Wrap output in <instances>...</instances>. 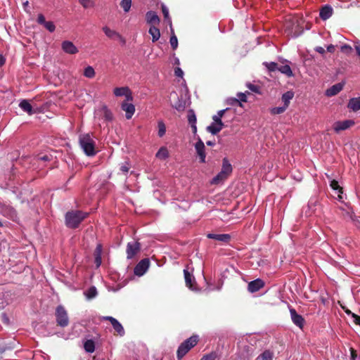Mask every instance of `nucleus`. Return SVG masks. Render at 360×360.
I'll return each mask as SVG.
<instances>
[{"label": "nucleus", "mask_w": 360, "mask_h": 360, "mask_svg": "<svg viewBox=\"0 0 360 360\" xmlns=\"http://www.w3.org/2000/svg\"><path fill=\"white\" fill-rule=\"evenodd\" d=\"M274 353L270 350H265L259 355L256 360H273Z\"/></svg>", "instance_id": "nucleus-25"}, {"label": "nucleus", "mask_w": 360, "mask_h": 360, "mask_svg": "<svg viewBox=\"0 0 360 360\" xmlns=\"http://www.w3.org/2000/svg\"><path fill=\"white\" fill-rule=\"evenodd\" d=\"M188 121L190 124H196V116L193 110H190L188 113Z\"/></svg>", "instance_id": "nucleus-38"}, {"label": "nucleus", "mask_w": 360, "mask_h": 360, "mask_svg": "<svg viewBox=\"0 0 360 360\" xmlns=\"http://www.w3.org/2000/svg\"><path fill=\"white\" fill-rule=\"evenodd\" d=\"M199 338L196 335H193L184 341L178 347L176 352L177 359H181L198 342Z\"/></svg>", "instance_id": "nucleus-2"}, {"label": "nucleus", "mask_w": 360, "mask_h": 360, "mask_svg": "<svg viewBox=\"0 0 360 360\" xmlns=\"http://www.w3.org/2000/svg\"><path fill=\"white\" fill-rule=\"evenodd\" d=\"M39 159L42 161H49L51 160V158L48 155H44L42 156H39Z\"/></svg>", "instance_id": "nucleus-56"}, {"label": "nucleus", "mask_w": 360, "mask_h": 360, "mask_svg": "<svg viewBox=\"0 0 360 360\" xmlns=\"http://www.w3.org/2000/svg\"><path fill=\"white\" fill-rule=\"evenodd\" d=\"M350 351H351V359L355 360L357 356L356 350L353 348H351Z\"/></svg>", "instance_id": "nucleus-54"}, {"label": "nucleus", "mask_w": 360, "mask_h": 360, "mask_svg": "<svg viewBox=\"0 0 360 360\" xmlns=\"http://www.w3.org/2000/svg\"><path fill=\"white\" fill-rule=\"evenodd\" d=\"M56 317L57 325L61 327H65L69 324L68 313L65 308L59 305L56 309Z\"/></svg>", "instance_id": "nucleus-4"}, {"label": "nucleus", "mask_w": 360, "mask_h": 360, "mask_svg": "<svg viewBox=\"0 0 360 360\" xmlns=\"http://www.w3.org/2000/svg\"><path fill=\"white\" fill-rule=\"evenodd\" d=\"M94 259H95V264H96V266L99 267L102 262L101 257H94Z\"/></svg>", "instance_id": "nucleus-55"}, {"label": "nucleus", "mask_w": 360, "mask_h": 360, "mask_svg": "<svg viewBox=\"0 0 360 360\" xmlns=\"http://www.w3.org/2000/svg\"><path fill=\"white\" fill-rule=\"evenodd\" d=\"M226 110H221L219 111H218L217 112V116L219 117L221 119V117L224 116L225 112H226Z\"/></svg>", "instance_id": "nucleus-60"}, {"label": "nucleus", "mask_w": 360, "mask_h": 360, "mask_svg": "<svg viewBox=\"0 0 360 360\" xmlns=\"http://www.w3.org/2000/svg\"><path fill=\"white\" fill-rule=\"evenodd\" d=\"M150 264L148 259H143L134 267V273L135 275L141 276H143L148 270Z\"/></svg>", "instance_id": "nucleus-6"}, {"label": "nucleus", "mask_w": 360, "mask_h": 360, "mask_svg": "<svg viewBox=\"0 0 360 360\" xmlns=\"http://www.w3.org/2000/svg\"><path fill=\"white\" fill-rule=\"evenodd\" d=\"M191 129H192V131L194 134H195L197 133V127H196V124H191Z\"/></svg>", "instance_id": "nucleus-62"}, {"label": "nucleus", "mask_w": 360, "mask_h": 360, "mask_svg": "<svg viewBox=\"0 0 360 360\" xmlns=\"http://www.w3.org/2000/svg\"><path fill=\"white\" fill-rule=\"evenodd\" d=\"M248 87L253 92H255V93H259V87L258 86H256V85H254V84H249L248 85Z\"/></svg>", "instance_id": "nucleus-52"}, {"label": "nucleus", "mask_w": 360, "mask_h": 360, "mask_svg": "<svg viewBox=\"0 0 360 360\" xmlns=\"http://www.w3.org/2000/svg\"><path fill=\"white\" fill-rule=\"evenodd\" d=\"M286 106L275 107L271 109V113L272 115H279L283 113L286 110Z\"/></svg>", "instance_id": "nucleus-39"}, {"label": "nucleus", "mask_w": 360, "mask_h": 360, "mask_svg": "<svg viewBox=\"0 0 360 360\" xmlns=\"http://www.w3.org/2000/svg\"><path fill=\"white\" fill-rule=\"evenodd\" d=\"M333 14V8L330 6H324L320 11L319 16L320 18L326 20L330 18Z\"/></svg>", "instance_id": "nucleus-20"}, {"label": "nucleus", "mask_w": 360, "mask_h": 360, "mask_svg": "<svg viewBox=\"0 0 360 360\" xmlns=\"http://www.w3.org/2000/svg\"><path fill=\"white\" fill-rule=\"evenodd\" d=\"M355 49L357 52V54L360 56V44H358L355 46Z\"/></svg>", "instance_id": "nucleus-64"}, {"label": "nucleus", "mask_w": 360, "mask_h": 360, "mask_svg": "<svg viewBox=\"0 0 360 360\" xmlns=\"http://www.w3.org/2000/svg\"><path fill=\"white\" fill-rule=\"evenodd\" d=\"M238 98L232 99L233 102L231 103V104H238L240 106H242L240 101L246 102L247 101V96L244 93H239V94H238Z\"/></svg>", "instance_id": "nucleus-31"}, {"label": "nucleus", "mask_w": 360, "mask_h": 360, "mask_svg": "<svg viewBox=\"0 0 360 360\" xmlns=\"http://www.w3.org/2000/svg\"><path fill=\"white\" fill-rule=\"evenodd\" d=\"M293 96H294V93L291 91H288L285 92V94H283L282 96V98H281L282 101L284 103L283 106H286V108H288L290 101V100L292 99Z\"/></svg>", "instance_id": "nucleus-24"}, {"label": "nucleus", "mask_w": 360, "mask_h": 360, "mask_svg": "<svg viewBox=\"0 0 360 360\" xmlns=\"http://www.w3.org/2000/svg\"><path fill=\"white\" fill-rule=\"evenodd\" d=\"M140 249L141 245L139 242L128 243L126 250L127 258H133L140 251Z\"/></svg>", "instance_id": "nucleus-7"}, {"label": "nucleus", "mask_w": 360, "mask_h": 360, "mask_svg": "<svg viewBox=\"0 0 360 360\" xmlns=\"http://www.w3.org/2000/svg\"><path fill=\"white\" fill-rule=\"evenodd\" d=\"M344 84L338 83L333 85L330 88L328 89L326 91L327 96H333L338 94L343 89Z\"/></svg>", "instance_id": "nucleus-17"}, {"label": "nucleus", "mask_w": 360, "mask_h": 360, "mask_svg": "<svg viewBox=\"0 0 360 360\" xmlns=\"http://www.w3.org/2000/svg\"><path fill=\"white\" fill-rule=\"evenodd\" d=\"M215 358L216 354L214 353H210L209 354L203 356L200 360H214Z\"/></svg>", "instance_id": "nucleus-48"}, {"label": "nucleus", "mask_w": 360, "mask_h": 360, "mask_svg": "<svg viewBox=\"0 0 360 360\" xmlns=\"http://www.w3.org/2000/svg\"><path fill=\"white\" fill-rule=\"evenodd\" d=\"M84 348L86 352L92 353L95 350V343L92 340H87L84 344Z\"/></svg>", "instance_id": "nucleus-29"}, {"label": "nucleus", "mask_w": 360, "mask_h": 360, "mask_svg": "<svg viewBox=\"0 0 360 360\" xmlns=\"http://www.w3.org/2000/svg\"><path fill=\"white\" fill-rule=\"evenodd\" d=\"M113 93L116 96H125L127 101H131L133 100L131 92L127 86L116 87L114 89Z\"/></svg>", "instance_id": "nucleus-8"}, {"label": "nucleus", "mask_w": 360, "mask_h": 360, "mask_svg": "<svg viewBox=\"0 0 360 360\" xmlns=\"http://www.w3.org/2000/svg\"><path fill=\"white\" fill-rule=\"evenodd\" d=\"M195 148L196 150L198 155L200 157V162H205V147L203 141L200 138H198V141L195 144Z\"/></svg>", "instance_id": "nucleus-11"}, {"label": "nucleus", "mask_w": 360, "mask_h": 360, "mask_svg": "<svg viewBox=\"0 0 360 360\" xmlns=\"http://www.w3.org/2000/svg\"><path fill=\"white\" fill-rule=\"evenodd\" d=\"M44 26L46 30H48L51 32H53L56 29L55 25L51 21H46Z\"/></svg>", "instance_id": "nucleus-45"}, {"label": "nucleus", "mask_w": 360, "mask_h": 360, "mask_svg": "<svg viewBox=\"0 0 360 360\" xmlns=\"http://www.w3.org/2000/svg\"><path fill=\"white\" fill-rule=\"evenodd\" d=\"M217 125V127L219 128V131H220L224 127V124L223 123L222 120L220 121L219 123L216 124Z\"/></svg>", "instance_id": "nucleus-61"}, {"label": "nucleus", "mask_w": 360, "mask_h": 360, "mask_svg": "<svg viewBox=\"0 0 360 360\" xmlns=\"http://www.w3.org/2000/svg\"><path fill=\"white\" fill-rule=\"evenodd\" d=\"M101 110L103 114V117L106 121H112L113 119V115L112 112L107 108L106 105H103Z\"/></svg>", "instance_id": "nucleus-28"}, {"label": "nucleus", "mask_w": 360, "mask_h": 360, "mask_svg": "<svg viewBox=\"0 0 360 360\" xmlns=\"http://www.w3.org/2000/svg\"><path fill=\"white\" fill-rule=\"evenodd\" d=\"M171 46L173 50H175L178 46V39L176 35L173 33L169 40Z\"/></svg>", "instance_id": "nucleus-41"}, {"label": "nucleus", "mask_w": 360, "mask_h": 360, "mask_svg": "<svg viewBox=\"0 0 360 360\" xmlns=\"http://www.w3.org/2000/svg\"><path fill=\"white\" fill-rule=\"evenodd\" d=\"M228 178V176L221 171L212 180V184H218Z\"/></svg>", "instance_id": "nucleus-30"}, {"label": "nucleus", "mask_w": 360, "mask_h": 360, "mask_svg": "<svg viewBox=\"0 0 360 360\" xmlns=\"http://www.w3.org/2000/svg\"><path fill=\"white\" fill-rule=\"evenodd\" d=\"M330 187L333 190H338V191L341 193H342V188L340 186L338 182L336 180H333L330 182Z\"/></svg>", "instance_id": "nucleus-43"}, {"label": "nucleus", "mask_w": 360, "mask_h": 360, "mask_svg": "<svg viewBox=\"0 0 360 360\" xmlns=\"http://www.w3.org/2000/svg\"><path fill=\"white\" fill-rule=\"evenodd\" d=\"M352 50V47L349 45L345 44V45L341 46V51L342 52H345V53H350Z\"/></svg>", "instance_id": "nucleus-49"}, {"label": "nucleus", "mask_w": 360, "mask_h": 360, "mask_svg": "<svg viewBox=\"0 0 360 360\" xmlns=\"http://www.w3.org/2000/svg\"><path fill=\"white\" fill-rule=\"evenodd\" d=\"M79 144L87 156H94L96 154V143L89 134L79 136Z\"/></svg>", "instance_id": "nucleus-3"}, {"label": "nucleus", "mask_w": 360, "mask_h": 360, "mask_svg": "<svg viewBox=\"0 0 360 360\" xmlns=\"http://www.w3.org/2000/svg\"><path fill=\"white\" fill-rule=\"evenodd\" d=\"M158 136L160 137H162L165 134V132H166V127H165V124L163 122V121H162V120L158 121Z\"/></svg>", "instance_id": "nucleus-34"}, {"label": "nucleus", "mask_w": 360, "mask_h": 360, "mask_svg": "<svg viewBox=\"0 0 360 360\" xmlns=\"http://www.w3.org/2000/svg\"><path fill=\"white\" fill-rule=\"evenodd\" d=\"M207 237L210 239H214L215 240L221 241L224 243H229L231 240V236L227 233L223 234H214V233H208Z\"/></svg>", "instance_id": "nucleus-16"}, {"label": "nucleus", "mask_w": 360, "mask_h": 360, "mask_svg": "<svg viewBox=\"0 0 360 360\" xmlns=\"http://www.w3.org/2000/svg\"><path fill=\"white\" fill-rule=\"evenodd\" d=\"M5 58L2 55H0V67L3 66L5 63Z\"/></svg>", "instance_id": "nucleus-63"}, {"label": "nucleus", "mask_w": 360, "mask_h": 360, "mask_svg": "<svg viewBox=\"0 0 360 360\" xmlns=\"http://www.w3.org/2000/svg\"><path fill=\"white\" fill-rule=\"evenodd\" d=\"M174 75L178 77H182L184 75V72L180 68H176L174 69Z\"/></svg>", "instance_id": "nucleus-51"}, {"label": "nucleus", "mask_w": 360, "mask_h": 360, "mask_svg": "<svg viewBox=\"0 0 360 360\" xmlns=\"http://www.w3.org/2000/svg\"><path fill=\"white\" fill-rule=\"evenodd\" d=\"M162 13H163L165 19V20H168V21H169V24L171 25H172V21H171V19H170V18L169 16V11H168L167 8L165 6H164V5L162 6Z\"/></svg>", "instance_id": "nucleus-44"}, {"label": "nucleus", "mask_w": 360, "mask_h": 360, "mask_svg": "<svg viewBox=\"0 0 360 360\" xmlns=\"http://www.w3.org/2000/svg\"><path fill=\"white\" fill-rule=\"evenodd\" d=\"M62 49L68 54H75L78 52L77 48L70 41H64L62 43Z\"/></svg>", "instance_id": "nucleus-15"}, {"label": "nucleus", "mask_w": 360, "mask_h": 360, "mask_svg": "<svg viewBox=\"0 0 360 360\" xmlns=\"http://www.w3.org/2000/svg\"><path fill=\"white\" fill-rule=\"evenodd\" d=\"M96 75L94 69L91 66H88L84 69V75L87 78H93Z\"/></svg>", "instance_id": "nucleus-35"}, {"label": "nucleus", "mask_w": 360, "mask_h": 360, "mask_svg": "<svg viewBox=\"0 0 360 360\" xmlns=\"http://www.w3.org/2000/svg\"><path fill=\"white\" fill-rule=\"evenodd\" d=\"M101 255H102V245L98 244L94 250V257H101Z\"/></svg>", "instance_id": "nucleus-46"}, {"label": "nucleus", "mask_w": 360, "mask_h": 360, "mask_svg": "<svg viewBox=\"0 0 360 360\" xmlns=\"http://www.w3.org/2000/svg\"><path fill=\"white\" fill-rule=\"evenodd\" d=\"M335 46L332 44L328 46L327 51L330 53H333L335 51Z\"/></svg>", "instance_id": "nucleus-59"}, {"label": "nucleus", "mask_w": 360, "mask_h": 360, "mask_svg": "<svg viewBox=\"0 0 360 360\" xmlns=\"http://www.w3.org/2000/svg\"><path fill=\"white\" fill-rule=\"evenodd\" d=\"M128 102L129 101H127V100L125 101H124L122 103L121 108H122V110L126 112V114H125L126 118L127 120H129L132 117L133 115L134 114L135 106L132 103H129Z\"/></svg>", "instance_id": "nucleus-13"}, {"label": "nucleus", "mask_w": 360, "mask_h": 360, "mask_svg": "<svg viewBox=\"0 0 360 360\" xmlns=\"http://www.w3.org/2000/svg\"><path fill=\"white\" fill-rule=\"evenodd\" d=\"M157 158L165 160L169 157V152L166 147H161L155 155Z\"/></svg>", "instance_id": "nucleus-27"}, {"label": "nucleus", "mask_w": 360, "mask_h": 360, "mask_svg": "<svg viewBox=\"0 0 360 360\" xmlns=\"http://www.w3.org/2000/svg\"><path fill=\"white\" fill-rule=\"evenodd\" d=\"M264 286V282L262 279L257 278L250 281L248 283V289L250 292H255L259 290Z\"/></svg>", "instance_id": "nucleus-14"}, {"label": "nucleus", "mask_w": 360, "mask_h": 360, "mask_svg": "<svg viewBox=\"0 0 360 360\" xmlns=\"http://www.w3.org/2000/svg\"><path fill=\"white\" fill-rule=\"evenodd\" d=\"M278 71L288 77H292L294 76L292 71L288 65H281L278 67Z\"/></svg>", "instance_id": "nucleus-26"}, {"label": "nucleus", "mask_w": 360, "mask_h": 360, "mask_svg": "<svg viewBox=\"0 0 360 360\" xmlns=\"http://www.w3.org/2000/svg\"><path fill=\"white\" fill-rule=\"evenodd\" d=\"M19 106L23 111L27 112L30 115L35 112V111L33 110L32 105L29 103L27 100L21 101L19 104Z\"/></svg>", "instance_id": "nucleus-21"}, {"label": "nucleus", "mask_w": 360, "mask_h": 360, "mask_svg": "<svg viewBox=\"0 0 360 360\" xmlns=\"http://www.w3.org/2000/svg\"><path fill=\"white\" fill-rule=\"evenodd\" d=\"M103 32H105V34L108 37H112L113 36L115 35H119L116 32L113 31V30H111L109 27H103Z\"/></svg>", "instance_id": "nucleus-42"}, {"label": "nucleus", "mask_w": 360, "mask_h": 360, "mask_svg": "<svg viewBox=\"0 0 360 360\" xmlns=\"http://www.w3.org/2000/svg\"><path fill=\"white\" fill-rule=\"evenodd\" d=\"M129 164L128 162H125L122 165L120 166V171H122L124 174H127L129 170Z\"/></svg>", "instance_id": "nucleus-47"}, {"label": "nucleus", "mask_w": 360, "mask_h": 360, "mask_svg": "<svg viewBox=\"0 0 360 360\" xmlns=\"http://www.w3.org/2000/svg\"><path fill=\"white\" fill-rule=\"evenodd\" d=\"M45 17L43 14H39L37 18V22L40 25H44L46 22Z\"/></svg>", "instance_id": "nucleus-50"}, {"label": "nucleus", "mask_w": 360, "mask_h": 360, "mask_svg": "<svg viewBox=\"0 0 360 360\" xmlns=\"http://www.w3.org/2000/svg\"><path fill=\"white\" fill-rule=\"evenodd\" d=\"M79 4L84 8H93L95 6V3L93 0H78Z\"/></svg>", "instance_id": "nucleus-37"}, {"label": "nucleus", "mask_w": 360, "mask_h": 360, "mask_svg": "<svg viewBox=\"0 0 360 360\" xmlns=\"http://www.w3.org/2000/svg\"><path fill=\"white\" fill-rule=\"evenodd\" d=\"M290 313L293 323L300 329H302L305 322L304 318L301 315L298 314L295 309H290Z\"/></svg>", "instance_id": "nucleus-9"}, {"label": "nucleus", "mask_w": 360, "mask_h": 360, "mask_svg": "<svg viewBox=\"0 0 360 360\" xmlns=\"http://www.w3.org/2000/svg\"><path fill=\"white\" fill-rule=\"evenodd\" d=\"M85 295L88 299H93L97 295V290L96 287L91 286L90 287L87 291L85 292Z\"/></svg>", "instance_id": "nucleus-33"}, {"label": "nucleus", "mask_w": 360, "mask_h": 360, "mask_svg": "<svg viewBox=\"0 0 360 360\" xmlns=\"http://www.w3.org/2000/svg\"><path fill=\"white\" fill-rule=\"evenodd\" d=\"M315 51H317L318 53H321V54H324L325 53V49L321 47V46H316L315 48Z\"/></svg>", "instance_id": "nucleus-57"}, {"label": "nucleus", "mask_w": 360, "mask_h": 360, "mask_svg": "<svg viewBox=\"0 0 360 360\" xmlns=\"http://www.w3.org/2000/svg\"><path fill=\"white\" fill-rule=\"evenodd\" d=\"M347 108L354 112H356L360 110V96L356 98H352L349 99Z\"/></svg>", "instance_id": "nucleus-19"}, {"label": "nucleus", "mask_w": 360, "mask_h": 360, "mask_svg": "<svg viewBox=\"0 0 360 360\" xmlns=\"http://www.w3.org/2000/svg\"><path fill=\"white\" fill-rule=\"evenodd\" d=\"M353 322L360 326V316L353 315Z\"/></svg>", "instance_id": "nucleus-53"}, {"label": "nucleus", "mask_w": 360, "mask_h": 360, "mask_svg": "<svg viewBox=\"0 0 360 360\" xmlns=\"http://www.w3.org/2000/svg\"><path fill=\"white\" fill-rule=\"evenodd\" d=\"M212 120L214 121L213 123H214V124H218L220 122V121H221V119L219 117H218L217 115H214L212 117Z\"/></svg>", "instance_id": "nucleus-58"}, {"label": "nucleus", "mask_w": 360, "mask_h": 360, "mask_svg": "<svg viewBox=\"0 0 360 360\" xmlns=\"http://www.w3.org/2000/svg\"><path fill=\"white\" fill-rule=\"evenodd\" d=\"M263 65H264L269 72H274L276 70H278V65L275 62H264Z\"/></svg>", "instance_id": "nucleus-32"}, {"label": "nucleus", "mask_w": 360, "mask_h": 360, "mask_svg": "<svg viewBox=\"0 0 360 360\" xmlns=\"http://www.w3.org/2000/svg\"><path fill=\"white\" fill-rule=\"evenodd\" d=\"M354 124V122L352 120H347L344 121L336 122L334 124L333 129L335 132L338 133L340 131L345 130Z\"/></svg>", "instance_id": "nucleus-10"}, {"label": "nucleus", "mask_w": 360, "mask_h": 360, "mask_svg": "<svg viewBox=\"0 0 360 360\" xmlns=\"http://www.w3.org/2000/svg\"><path fill=\"white\" fill-rule=\"evenodd\" d=\"M120 6L123 8L124 12H129L131 6V0H122Z\"/></svg>", "instance_id": "nucleus-36"}, {"label": "nucleus", "mask_w": 360, "mask_h": 360, "mask_svg": "<svg viewBox=\"0 0 360 360\" xmlns=\"http://www.w3.org/2000/svg\"><path fill=\"white\" fill-rule=\"evenodd\" d=\"M184 274L186 285L188 288L193 290L194 289L193 285H194V283H195L194 277L187 269L184 270Z\"/></svg>", "instance_id": "nucleus-18"}, {"label": "nucleus", "mask_w": 360, "mask_h": 360, "mask_svg": "<svg viewBox=\"0 0 360 360\" xmlns=\"http://www.w3.org/2000/svg\"><path fill=\"white\" fill-rule=\"evenodd\" d=\"M89 215L80 210H72L65 214V225L70 229H77Z\"/></svg>", "instance_id": "nucleus-1"}, {"label": "nucleus", "mask_w": 360, "mask_h": 360, "mask_svg": "<svg viewBox=\"0 0 360 360\" xmlns=\"http://www.w3.org/2000/svg\"><path fill=\"white\" fill-rule=\"evenodd\" d=\"M103 319L105 321H109L110 322L113 329L115 330V332L117 333V335L121 337L124 335V329L122 325L116 319L113 318L112 316H103Z\"/></svg>", "instance_id": "nucleus-5"}, {"label": "nucleus", "mask_w": 360, "mask_h": 360, "mask_svg": "<svg viewBox=\"0 0 360 360\" xmlns=\"http://www.w3.org/2000/svg\"><path fill=\"white\" fill-rule=\"evenodd\" d=\"M207 131L213 135H215L219 132L217 125L214 123H212V124L208 126L207 127Z\"/></svg>", "instance_id": "nucleus-40"}, {"label": "nucleus", "mask_w": 360, "mask_h": 360, "mask_svg": "<svg viewBox=\"0 0 360 360\" xmlns=\"http://www.w3.org/2000/svg\"><path fill=\"white\" fill-rule=\"evenodd\" d=\"M221 171L222 172V173H224L228 176L231 174L232 166L227 158L223 159L222 168Z\"/></svg>", "instance_id": "nucleus-23"}, {"label": "nucleus", "mask_w": 360, "mask_h": 360, "mask_svg": "<svg viewBox=\"0 0 360 360\" xmlns=\"http://www.w3.org/2000/svg\"><path fill=\"white\" fill-rule=\"evenodd\" d=\"M148 32L152 36L153 42L157 41L160 37V30L156 27V25H150Z\"/></svg>", "instance_id": "nucleus-22"}, {"label": "nucleus", "mask_w": 360, "mask_h": 360, "mask_svg": "<svg viewBox=\"0 0 360 360\" xmlns=\"http://www.w3.org/2000/svg\"><path fill=\"white\" fill-rule=\"evenodd\" d=\"M146 20L150 25H158L160 22V19L157 15L156 12L149 11L146 14Z\"/></svg>", "instance_id": "nucleus-12"}]
</instances>
